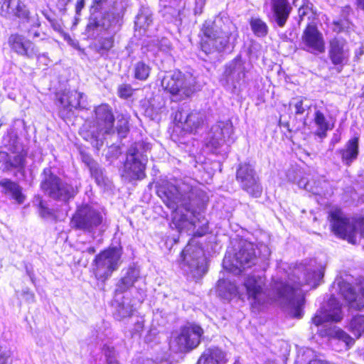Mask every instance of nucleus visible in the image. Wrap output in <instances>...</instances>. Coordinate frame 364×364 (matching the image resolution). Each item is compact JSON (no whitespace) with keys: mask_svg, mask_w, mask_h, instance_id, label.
I'll return each mask as SVG.
<instances>
[{"mask_svg":"<svg viewBox=\"0 0 364 364\" xmlns=\"http://www.w3.org/2000/svg\"><path fill=\"white\" fill-rule=\"evenodd\" d=\"M324 274L322 266L313 267L310 265L305 269L304 278L298 281L289 278L288 281L274 280L272 284V297L269 298L264 290L265 279L259 275H250L244 282L247 299L253 308L259 309L262 305L269 302V299L278 301L286 307L289 314L296 318L303 316L304 296L300 287L303 282L313 288H316Z\"/></svg>","mask_w":364,"mask_h":364,"instance_id":"obj_1","label":"nucleus"},{"mask_svg":"<svg viewBox=\"0 0 364 364\" xmlns=\"http://www.w3.org/2000/svg\"><path fill=\"white\" fill-rule=\"evenodd\" d=\"M272 20L280 28H283L292 11L288 0H270Z\"/></svg>","mask_w":364,"mask_h":364,"instance_id":"obj_20","label":"nucleus"},{"mask_svg":"<svg viewBox=\"0 0 364 364\" xmlns=\"http://www.w3.org/2000/svg\"><path fill=\"white\" fill-rule=\"evenodd\" d=\"M82 162L89 168V169H93L97 162L92 159V158L85 154H82Z\"/></svg>","mask_w":364,"mask_h":364,"instance_id":"obj_43","label":"nucleus"},{"mask_svg":"<svg viewBox=\"0 0 364 364\" xmlns=\"http://www.w3.org/2000/svg\"><path fill=\"white\" fill-rule=\"evenodd\" d=\"M342 161L347 166L355 160L358 155V139L353 138L348 141L344 149L340 150Z\"/></svg>","mask_w":364,"mask_h":364,"instance_id":"obj_27","label":"nucleus"},{"mask_svg":"<svg viewBox=\"0 0 364 364\" xmlns=\"http://www.w3.org/2000/svg\"><path fill=\"white\" fill-rule=\"evenodd\" d=\"M322 336H331L345 343L346 348H350L355 343V339L350 336L346 331L340 328L326 329L324 332H321Z\"/></svg>","mask_w":364,"mask_h":364,"instance_id":"obj_31","label":"nucleus"},{"mask_svg":"<svg viewBox=\"0 0 364 364\" xmlns=\"http://www.w3.org/2000/svg\"><path fill=\"white\" fill-rule=\"evenodd\" d=\"M91 176L95 178L96 182L98 184L104 182L103 173L102 169L100 168L98 164L97 163L93 169H89Z\"/></svg>","mask_w":364,"mask_h":364,"instance_id":"obj_42","label":"nucleus"},{"mask_svg":"<svg viewBox=\"0 0 364 364\" xmlns=\"http://www.w3.org/2000/svg\"><path fill=\"white\" fill-rule=\"evenodd\" d=\"M27 151L21 149L20 151L8 156L6 164L11 168L18 169L19 172H23L26 164Z\"/></svg>","mask_w":364,"mask_h":364,"instance_id":"obj_32","label":"nucleus"},{"mask_svg":"<svg viewBox=\"0 0 364 364\" xmlns=\"http://www.w3.org/2000/svg\"><path fill=\"white\" fill-rule=\"evenodd\" d=\"M41 188L50 197L60 200H68L73 198L77 192L72 185L63 182L53 174L50 168L43 169L41 173Z\"/></svg>","mask_w":364,"mask_h":364,"instance_id":"obj_7","label":"nucleus"},{"mask_svg":"<svg viewBox=\"0 0 364 364\" xmlns=\"http://www.w3.org/2000/svg\"><path fill=\"white\" fill-rule=\"evenodd\" d=\"M117 130L118 134L124 137L129 131V122L127 119L122 117L117 120Z\"/></svg>","mask_w":364,"mask_h":364,"instance_id":"obj_40","label":"nucleus"},{"mask_svg":"<svg viewBox=\"0 0 364 364\" xmlns=\"http://www.w3.org/2000/svg\"><path fill=\"white\" fill-rule=\"evenodd\" d=\"M105 356L107 358L108 364H119L115 360L113 359L114 357V350L113 348H110L109 347H107L104 349Z\"/></svg>","mask_w":364,"mask_h":364,"instance_id":"obj_44","label":"nucleus"},{"mask_svg":"<svg viewBox=\"0 0 364 364\" xmlns=\"http://www.w3.org/2000/svg\"><path fill=\"white\" fill-rule=\"evenodd\" d=\"M34 36H38V34L37 33H35Z\"/></svg>","mask_w":364,"mask_h":364,"instance_id":"obj_58","label":"nucleus"},{"mask_svg":"<svg viewBox=\"0 0 364 364\" xmlns=\"http://www.w3.org/2000/svg\"><path fill=\"white\" fill-rule=\"evenodd\" d=\"M313 121L316 127L314 134L320 139L326 137L327 132L331 130L334 127L333 124L331 123L323 112L320 109H315Z\"/></svg>","mask_w":364,"mask_h":364,"instance_id":"obj_25","label":"nucleus"},{"mask_svg":"<svg viewBox=\"0 0 364 364\" xmlns=\"http://www.w3.org/2000/svg\"><path fill=\"white\" fill-rule=\"evenodd\" d=\"M246 70L240 58H235L225 67L220 83L226 90L237 94L245 82Z\"/></svg>","mask_w":364,"mask_h":364,"instance_id":"obj_13","label":"nucleus"},{"mask_svg":"<svg viewBox=\"0 0 364 364\" xmlns=\"http://www.w3.org/2000/svg\"><path fill=\"white\" fill-rule=\"evenodd\" d=\"M139 274L140 272L137 267L133 266L129 267L124 276L117 283L116 291L123 293L129 289L137 281Z\"/></svg>","mask_w":364,"mask_h":364,"instance_id":"obj_26","label":"nucleus"},{"mask_svg":"<svg viewBox=\"0 0 364 364\" xmlns=\"http://www.w3.org/2000/svg\"><path fill=\"white\" fill-rule=\"evenodd\" d=\"M302 48L311 53L324 51V41L322 34L315 26L309 25L301 36Z\"/></svg>","mask_w":364,"mask_h":364,"instance_id":"obj_18","label":"nucleus"},{"mask_svg":"<svg viewBox=\"0 0 364 364\" xmlns=\"http://www.w3.org/2000/svg\"><path fill=\"white\" fill-rule=\"evenodd\" d=\"M117 94L119 97L127 99L133 94V89L129 84H122L117 88Z\"/></svg>","mask_w":364,"mask_h":364,"instance_id":"obj_41","label":"nucleus"},{"mask_svg":"<svg viewBox=\"0 0 364 364\" xmlns=\"http://www.w3.org/2000/svg\"><path fill=\"white\" fill-rule=\"evenodd\" d=\"M202 32L204 38L201 41V49L205 53L233 48L238 37L237 28L225 14H220L213 21H206Z\"/></svg>","mask_w":364,"mask_h":364,"instance_id":"obj_3","label":"nucleus"},{"mask_svg":"<svg viewBox=\"0 0 364 364\" xmlns=\"http://www.w3.org/2000/svg\"><path fill=\"white\" fill-rule=\"evenodd\" d=\"M349 56V49L345 40L335 38L330 41L328 57L334 65L338 66L339 72L347 64Z\"/></svg>","mask_w":364,"mask_h":364,"instance_id":"obj_19","label":"nucleus"},{"mask_svg":"<svg viewBox=\"0 0 364 364\" xmlns=\"http://www.w3.org/2000/svg\"><path fill=\"white\" fill-rule=\"evenodd\" d=\"M181 258V268L193 278L199 279L207 272L204 251L194 242H189L185 247Z\"/></svg>","mask_w":364,"mask_h":364,"instance_id":"obj_6","label":"nucleus"},{"mask_svg":"<svg viewBox=\"0 0 364 364\" xmlns=\"http://www.w3.org/2000/svg\"><path fill=\"white\" fill-rule=\"evenodd\" d=\"M11 355L9 348L0 345V364H12Z\"/></svg>","mask_w":364,"mask_h":364,"instance_id":"obj_39","label":"nucleus"},{"mask_svg":"<svg viewBox=\"0 0 364 364\" xmlns=\"http://www.w3.org/2000/svg\"><path fill=\"white\" fill-rule=\"evenodd\" d=\"M103 223L102 213L89 205L79 207L71 220L73 228L89 233H94Z\"/></svg>","mask_w":364,"mask_h":364,"instance_id":"obj_11","label":"nucleus"},{"mask_svg":"<svg viewBox=\"0 0 364 364\" xmlns=\"http://www.w3.org/2000/svg\"><path fill=\"white\" fill-rule=\"evenodd\" d=\"M0 186L4 189L6 194H10L18 203L23 202L24 196L21 193V188L18 183L4 178L0 181Z\"/></svg>","mask_w":364,"mask_h":364,"instance_id":"obj_30","label":"nucleus"},{"mask_svg":"<svg viewBox=\"0 0 364 364\" xmlns=\"http://www.w3.org/2000/svg\"><path fill=\"white\" fill-rule=\"evenodd\" d=\"M147 158L142 155L135 146H132L124 163V176L129 180H140L145 176Z\"/></svg>","mask_w":364,"mask_h":364,"instance_id":"obj_16","label":"nucleus"},{"mask_svg":"<svg viewBox=\"0 0 364 364\" xmlns=\"http://www.w3.org/2000/svg\"><path fill=\"white\" fill-rule=\"evenodd\" d=\"M303 269V267H298V268L295 269L294 270V274H293V275H292V277H294V276H296V274H297V273H298L301 269Z\"/></svg>","mask_w":364,"mask_h":364,"instance_id":"obj_53","label":"nucleus"},{"mask_svg":"<svg viewBox=\"0 0 364 364\" xmlns=\"http://www.w3.org/2000/svg\"><path fill=\"white\" fill-rule=\"evenodd\" d=\"M203 328L195 323L182 327L179 333L171 341V348L176 352H186L196 348L200 343Z\"/></svg>","mask_w":364,"mask_h":364,"instance_id":"obj_12","label":"nucleus"},{"mask_svg":"<svg viewBox=\"0 0 364 364\" xmlns=\"http://www.w3.org/2000/svg\"><path fill=\"white\" fill-rule=\"evenodd\" d=\"M29 295L31 296V301H34V294H30Z\"/></svg>","mask_w":364,"mask_h":364,"instance_id":"obj_56","label":"nucleus"},{"mask_svg":"<svg viewBox=\"0 0 364 364\" xmlns=\"http://www.w3.org/2000/svg\"><path fill=\"white\" fill-rule=\"evenodd\" d=\"M259 252H261V257L263 260L268 259L270 255V250L265 245H260L258 247Z\"/></svg>","mask_w":364,"mask_h":364,"instance_id":"obj_45","label":"nucleus"},{"mask_svg":"<svg viewBox=\"0 0 364 364\" xmlns=\"http://www.w3.org/2000/svg\"><path fill=\"white\" fill-rule=\"evenodd\" d=\"M308 187H309V183H306V184L305 185V187H304V188H305L306 190H309V188H308ZM309 191H311V190L309 189Z\"/></svg>","mask_w":364,"mask_h":364,"instance_id":"obj_57","label":"nucleus"},{"mask_svg":"<svg viewBox=\"0 0 364 364\" xmlns=\"http://www.w3.org/2000/svg\"><path fill=\"white\" fill-rule=\"evenodd\" d=\"M9 43L11 48L21 55H26L31 58L37 54V51L36 50L33 44L21 35H11L9 37Z\"/></svg>","mask_w":364,"mask_h":364,"instance_id":"obj_23","label":"nucleus"},{"mask_svg":"<svg viewBox=\"0 0 364 364\" xmlns=\"http://www.w3.org/2000/svg\"><path fill=\"white\" fill-rule=\"evenodd\" d=\"M324 363H325V360L315 358V359L309 360L308 364H324Z\"/></svg>","mask_w":364,"mask_h":364,"instance_id":"obj_50","label":"nucleus"},{"mask_svg":"<svg viewBox=\"0 0 364 364\" xmlns=\"http://www.w3.org/2000/svg\"><path fill=\"white\" fill-rule=\"evenodd\" d=\"M343 317L340 303L335 297H331L324 309L317 312L312 318V322L315 326H319L329 321L338 322Z\"/></svg>","mask_w":364,"mask_h":364,"instance_id":"obj_17","label":"nucleus"},{"mask_svg":"<svg viewBox=\"0 0 364 364\" xmlns=\"http://www.w3.org/2000/svg\"><path fill=\"white\" fill-rule=\"evenodd\" d=\"M87 252L90 253V254H93L95 252V248L94 247H90L87 249Z\"/></svg>","mask_w":364,"mask_h":364,"instance_id":"obj_54","label":"nucleus"},{"mask_svg":"<svg viewBox=\"0 0 364 364\" xmlns=\"http://www.w3.org/2000/svg\"><path fill=\"white\" fill-rule=\"evenodd\" d=\"M205 121V114L202 112L193 111L189 113L184 122V129L190 132H196Z\"/></svg>","mask_w":364,"mask_h":364,"instance_id":"obj_29","label":"nucleus"},{"mask_svg":"<svg viewBox=\"0 0 364 364\" xmlns=\"http://www.w3.org/2000/svg\"><path fill=\"white\" fill-rule=\"evenodd\" d=\"M144 328V320L142 318H139L134 324V331L137 333L141 331Z\"/></svg>","mask_w":364,"mask_h":364,"instance_id":"obj_48","label":"nucleus"},{"mask_svg":"<svg viewBox=\"0 0 364 364\" xmlns=\"http://www.w3.org/2000/svg\"><path fill=\"white\" fill-rule=\"evenodd\" d=\"M161 84L164 90L171 95L173 101L184 100L196 92L194 77L180 71L167 73L163 77Z\"/></svg>","mask_w":364,"mask_h":364,"instance_id":"obj_5","label":"nucleus"},{"mask_svg":"<svg viewBox=\"0 0 364 364\" xmlns=\"http://www.w3.org/2000/svg\"><path fill=\"white\" fill-rule=\"evenodd\" d=\"M152 23V16L150 11L147 9H143L136 16L135 24L143 28H148Z\"/></svg>","mask_w":364,"mask_h":364,"instance_id":"obj_38","label":"nucleus"},{"mask_svg":"<svg viewBox=\"0 0 364 364\" xmlns=\"http://www.w3.org/2000/svg\"><path fill=\"white\" fill-rule=\"evenodd\" d=\"M114 43V35L109 32H105L100 36L95 44V50L101 55L107 54L113 48Z\"/></svg>","mask_w":364,"mask_h":364,"instance_id":"obj_28","label":"nucleus"},{"mask_svg":"<svg viewBox=\"0 0 364 364\" xmlns=\"http://www.w3.org/2000/svg\"><path fill=\"white\" fill-rule=\"evenodd\" d=\"M114 117L112 108L102 104L95 109V120L90 130L82 131V136L86 140L93 139L92 144L97 149L102 145L101 136L114 132Z\"/></svg>","mask_w":364,"mask_h":364,"instance_id":"obj_4","label":"nucleus"},{"mask_svg":"<svg viewBox=\"0 0 364 364\" xmlns=\"http://www.w3.org/2000/svg\"><path fill=\"white\" fill-rule=\"evenodd\" d=\"M236 180L240 187L250 196L260 197L262 187L259 178L252 165L250 164H240L237 169Z\"/></svg>","mask_w":364,"mask_h":364,"instance_id":"obj_14","label":"nucleus"},{"mask_svg":"<svg viewBox=\"0 0 364 364\" xmlns=\"http://www.w3.org/2000/svg\"><path fill=\"white\" fill-rule=\"evenodd\" d=\"M228 360L225 351L218 347H211L205 350L197 364H226Z\"/></svg>","mask_w":364,"mask_h":364,"instance_id":"obj_24","label":"nucleus"},{"mask_svg":"<svg viewBox=\"0 0 364 364\" xmlns=\"http://www.w3.org/2000/svg\"><path fill=\"white\" fill-rule=\"evenodd\" d=\"M357 225V234L358 233V228L360 229V235L361 237H364V220L359 219L356 220Z\"/></svg>","mask_w":364,"mask_h":364,"instance_id":"obj_47","label":"nucleus"},{"mask_svg":"<svg viewBox=\"0 0 364 364\" xmlns=\"http://www.w3.org/2000/svg\"><path fill=\"white\" fill-rule=\"evenodd\" d=\"M252 31L257 37H264L268 33L267 23L259 18H252L250 22Z\"/></svg>","mask_w":364,"mask_h":364,"instance_id":"obj_36","label":"nucleus"},{"mask_svg":"<svg viewBox=\"0 0 364 364\" xmlns=\"http://www.w3.org/2000/svg\"><path fill=\"white\" fill-rule=\"evenodd\" d=\"M151 68L143 61L137 62L134 67V77L139 80H146L149 76Z\"/></svg>","mask_w":364,"mask_h":364,"instance_id":"obj_37","label":"nucleus"},{"mask_svg":"<svg viewBox=\"0 0 364 364\" xmlns=\"http://www.w3.org/2000/svg\"><path fill=\"white\" fill-rule=\"evenodd\" d=\"M355 5L357 9L364 12V0H355Z\"/></svg>","mask_w":364,"mask_h":364,"instance_id":"obj_49","label":"nucleus"},{"mask_svg":"<svg viewBox=\"0 0 364 364\" xmlns=\"http://www.w3.org/2000/svg\"><path fill=\"white\" fill-rule=\"evenodd\" d=\"M114 317L117 320H122L129 317L134 314V308L128 298H122V301L118 302L115 307Z\"/></svg>","mask_w":364,"mask_h":364,"instance_id":"obj_33","label":"nucleus"},{"mask_svg":"<svg viewBox=\"0 0 364 364\" xmlns=\"http://www.w3.org/2000/svg\"><path fill=\"white\" fill-rule=\"evenodd\" d=\"M122 249L110 247L98 254L94 260L95 278L105 282L116 271L121 264Z\"/></svg>","mask_w":364,"mask_h":364,"instance_id":"obj_8","label":"nucleus"},{"mask_svg":"<svg viewBox=\"0 0 364 364\" xmlns=\"http://www.w3.org/2000/svg\"><path fill=\"white\" fill-rule=\"evenodd\" d=\"M313 353H314V351L311 349H309V348H307L304 351V355H306L308 356H310V355H313Z\"/></svg>","mask_w":364,"mask_h":364,"instance_id":"obj_51","label":"nucleus"},{"mask_svg":"<svg viewBox=\"0 0 364 364\" xmlns=\"http://www.w3.org/2000/svg\"><path fill=\"white\" fill-rule=\"evenodd\" d=\"M232 133L233 127L230 121L218 122L212 126L208 133L205 144L208 147L217 150L223 145L232 142L233 140L231 137Z\"/></svg>","mask_w":364,"mask_h":364,"instance_id":"obj_15","label":"nucleus"},{"mask_svg":"<svg viewBox=\"0 0 364 364\" xmlns=\"http://www.w3.org/2000/svg\"><path fill=\"white\" fill-rule=\"evenodd\" d=\"M84 94L76 90H65L58 96L61 107L68 112L83 107L81 100Z\"/></svg>","mask_w":364,"mask_h":364,"instance_id":"obj_22","label":"nucleus"},{"mask_svg":"<svg viewBox=\"0 0 364 364\" xmlns=\"http://www.w3.org/2000/svg\"><path fill=\"white\" fill-rule=\"evenodd\" d=\"M106 1L107 0H93V2L95 4L100 6V4H102L103 2Z\"/></svg>","mask_w":364,"mask_h":364,"instance_id":"obj_52","label":"nucleus"},{"mask_svg":"<svg viewBox=\"0 0 364 364\" xmlns=\"http://www.w3.org/2000/svg\"><path fill=\"white\" fill-rule=\"evenodd\" d=\"M157 194L172 210V221L179 231L186 230L195 236L208 232V221L201 213L208 201L203 191L187 181L177 186L164 181L158 187Z\"/></svg>","mask_w":364,"mask_h":364,"instance_id":"obj_2","label":"nucleus"},{"mask_svg":"<svg viewBox=\"0 0 364 364\" xmlns=\"http://www.w3.org/2000/svg\"><path fill=\"white\" fill-rule=\"evenodd\" d=\"M218 291L219 294L225 299H230L232 296L237 293V288L234 283L220 279L218 284Z\"/></svg>","mask_w":364,"mask_h":364,"instance_id":"obj_34","label":"nucleus"},{"mask_svg":"<svg viewBox=\"0 0 364 364\" xmlns=\"http://www.w3.org/2000/svg\"><path fill=\"white\" fill-rule=\"evenodd\" d=\"M298 13H299V16L300 18V19H299V22H300L301 21L304 20V18L305 16H306L311 13V11L309 9V7H307V6H301L299 9Z\"/></svg>","mask_w":364,"mask_h":364,"instance_id":"obj_46","label":"nucleus"},{"mask_svg":"<svg viewBox=\"0 0 364 364\" xmlns=\"http://www.w3.org/2000/svg\"><path fill=\"white\" fill-rule=\"evenodd\" d=\"M290 107L294 109L295 114L301 115L311 108V103L306 97H298L292 99Z\"/></svg>","mask_w":364,"mask_h":364,"instance_id":"obj_35","label":"nucleus"},{"mask_svg":"<svg viewBox=\"0 0 364 364\" xmlns=\"http://www.w3.org/2000/svg\"><path fill=\"white\" fill-rule=\"evenodd\" d=\"M83 6V4L82 2H78L77 3V9H79L80 7H82Z\"/></svg>","mask_w":364,"mask_h":364,"instance_id":"obj_55","label":"nucleus"},{"mask_svg":"<svg viewBox=\"0 0 364 364\" xmlns=\"http://www.w3.org/2000/svg\"><path fill=\"white\" fill-rule=\"evenodd\" d=\"M1 15L5 17L10 16L21 18H28L29 11L21 0H0Z\"/></svg>","mask_w":364,"mask_h":364,"instance_id":"obj_21","label":"nucleus"},{"mask_svg":"<svg viewBox=\"0 0 364 364\" xmlns=\"http://www.w3.org/2000/svg\"><path fill=\"white\" fill-rule=\"evenodd\" d=\"M235 364H239L237 362H235Z\"/></svg>","mask_w":364,"mask_h":364,"instance_id":"obj_59","label":"nucleus"},{"mask_svg":"<svg viewBox=\"0 0 364 364\" xmlns=\"http://www.w3.org/2000/svg\"><path fill=\"white\" fill-rule=\"evenodd\" d=\"M255 245L247 241L240 243V249L232 259L225 256L223 259V267L235 274L241 273L246 268H249L256 264Z\"/></svg>","mask_w":364,"mask_h":364,"instance_id":"obj_10","label":"nucleus"},{"mask_svg":"<svg viewBox=\"0 0 364 364\" xmlns=\"http://www.w3.org/2000/svg\"><path fill=\"white\" fill-rule=\"evenodd\" d=\"M328 220L331 232L337 237L355 243L357 235L356 220L349 218L339 208H333L328 213Z\"/></svg>","mask_w":364,"mask_h":364,"instance_id":"obj_9","label":"nucleus"}]
</instances>
